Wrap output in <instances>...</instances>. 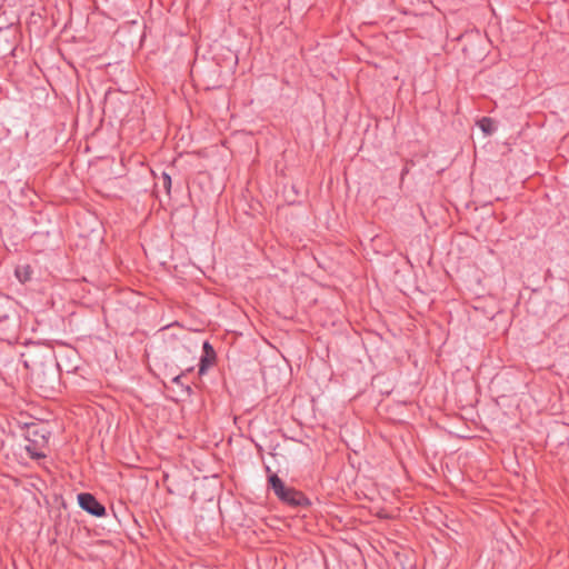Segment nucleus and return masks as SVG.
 <instances>
[{"label":"nucleus","instance_id":"1","mask_svg":"<svg viewBox=\"0 0 569 569\" xmlns=\"http://www.w3.org/2000/svg\"><path fill=\"white\" fill-rule=\"evenodd\" d=\"M23 366L30 372L32 385L46 398L53 396L60 386L59 365L52 350L47 347L30 349L21 355Z\"/></svg>","mask_w":569,"mask_h":569},{"label":"nucleus","instance_id":"2","mask_svg":"<svg viewBox=\"0 0 569 569\" xmlns=\"http://www.w3.org/2000/svg\"><path fill=\"white\" fill-rule=\"evenodd\" d=\"M267 472L268 489L272 490L279 501L291 508H309L311 506L310 499L302 492L293 487H288L282 479L271 471L269 466L264 467Z\"/></svg>","mask_w":569,"mask_h":569},{"label":"nucleus","instance_id":"3","mask_svg":"<svg viewBox=\"0 0 569 569\" xmlns=\"http://www.w3.org/2000/svg\"><path fill=\"white\" fill-rule=\"evenodd\" d=\"M27 445L24 446L31 459L46 458L44 449L48 447L49 438L44 430L37 423L27 425L23 432Z\"/></svg>","mask_w":569,"mask_h":569},{"label":"nucleus","instance_id":"4","mask_svg":"<svg viewBox=\"0 0 569 569\" xmlns=\"http://www.w3.org/2000/svg\"><path fill=\"white\" fill-rule=\"evenodd\" d=\"M78 503L81 509L91 516L101 518L107 515L106 507L90 492L79 493Z\"/></svg>","mask_w":569,"mask_h":569},{"label":"nucleus","instance_id":"5","mask_svg":"<svg viewBox=\"0 0 569 569\" xmlns=\"http://www.w3.org/2000/svg\"><path fill=\"white\" fill-rule=\"evenodd\" d=\"M217 360V353L209 341H204L202 346V355L199 362L200 376L204 375L209 367H211Z\"/></svg>","mask_w":569,"mask_h":569},{"label":"nucleus","instance_id":"6","mask_svg":"<svg viewBox=\"0 0 569 569\" xmlns=\"http://www.w3.org/2000/svg\"><path fill=\"white\" fill-rule=\"evenodd\" d=\"M33 274V268L30 263H19L14 268V276L21 283H27L31 281Z\"/></svg>","mask_w":569,"mask_h":569},{"label":"nucleus","instance_id":"7","mask_svg":"<svg viewBox=\"0 0 569 569\" xmlns=\"http://www.w3.org/2000/svg\"><path fill=\"white\" fill-rule=\"evenodd\" d=\"M477 124L487 136H491L496 131L495 121L490 117H482Z\"/></svg>","mask_w":569,"mask_h":569},{"label":"nucleus","instance_id":"8","mask_svg":"<svg viewBox=\"0 0 569 569\" xmlns=\"http://www.w3.org/2000/svg\"><path fill=\"white\" fill-rule=\"evenodd\" d=\"M171 183H172L171 176L167 172H162L161 184L168 196H170V192H171Z\"/></svg>","mask_w":569,"mask_h":569},{"label":"nucleus","instance_id":"9","mask_svg":"<svg viewBox=\"0 0 569 569\" xmlns=\"http://www.w3.org/2000/svg\"><path fill=\"white\" fill-rule=\"evenodd\" d=\"M8 301L3 298H0V322L6 321L9 318L8 313Z\"/></svg>","mask_w":569,"mask_h":569},{"label":"nucleus","instance_id":"10","mask_svg":"<svg viewBox=\"0 0 569 569\" xmlns=\"http://www.w3.org/2000/svg\"><path fill=\"white\" fill-rule=\"evenodd\" d=\"M183 377H184L183 372H181L179 375H173L171 381L174 385H180V386L184 387L186 390L188 391V393L190 395L192 392V389H191V387L189 385L184 386V383L182 382V378Z\"/></svg>","mask_w":569,"mask_h":569},{"label":"nucleus","instance_id":"11","mask_svg":"<svg viewBox=\"0 0 569 569\" xmlns=\"http://www.w3.org/2000/svg\"><path fill=\"white\" fill-rule=\"evenodd\" d=\"M409 172V169L407 167H405L401 171V178H403L405 174H407Z\"/></svg>","mask_w":569,"mask_h":569},{"label":"nucleus","instance_id":"12","mask_svg":"<svg viewBox=\"0 0 569 569\" xmlns=\"http://www.w3.org/2000/svg\"><path fill=\"white\" fill-rule=\"evenodd\" d=\"M186 371H187V372H191V371H193V368H189V369H187Z\"/></svg>","mask_w":569,"mask_h":569}]
</instances>
